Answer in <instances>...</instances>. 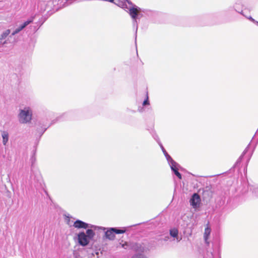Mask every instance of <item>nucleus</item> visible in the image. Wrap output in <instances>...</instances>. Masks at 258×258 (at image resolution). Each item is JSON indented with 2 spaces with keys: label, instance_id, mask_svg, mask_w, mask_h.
Returning <instances> with one entry per match:
<instances>
[{
  "label": "nucleus",
  "instance_id": "f257e3e1",
  "mask_svg": "<svg viewBox=\"0 0 258 258\" xmlns=\"http://www.w3.org/2000/svg\"><path fill=\"white\" fill-rule=\"evenodd\" d=\"M164 156H165L166 160L170 167L171 170L173 173L179 179L182 178L181 174L178 171V167L179 165L168 154L162 144L159 145Z\"/></svg>",
  "mask_w": 258,
  "mask_h": 258
},
{
  "label": "nucleus",
  "instance_id": "f03ea898",
  "mask_svg": "<svg viewBox=\"0 0 258 258\" xmlns=\"http://www.w3.org/2000/svg\"><path fill=\"white\" fill-rule=\"evenodd\" d=\"M19 121L22 124L30 123L32 118V110L30 107H25L20 109L18 115Z\"/></svg>",
  "mask_w": 258,
  "mask_h": 258
},
{
  "label": "nucleus",
  "instance_id": "7ed1b4c3",
  "mask_svg": "<svg viewBox=\"0 0 258 258\" xmlns=\"http://www.w3.org/2000/svg\"><path fill=\"white\" fill-rule=\"evenodd\" d=\"M71 114V111L66 112L61 114L51 112L50 113H49V120H50L51 121V122L49 123V125L50 124H54L58 121L69 119Z\"/></svg>",
  "mask_w": 258,
  "mask_h": 258
},
{
  "label": "nucleus",
  "instance_id": "20e7f679",
  "mask_svg": "<svg viewBox=\"0 0 258 258\" xmlns=\"http://www.w3.org/2000/svg\"><path fill=\"white\" fill-rule=\"evenodd\" d=\"M132 7L130 8L129 9V14L132 19H133V27L134 29L135 30V34H136V39H137V33L138 31V23L137 21V19L139 15V12L140 11L141 9L136 6V5H132Z\"/></svg>",
  "mask_w": 258,
  "mask_h": 258
},
{
  "label": "nucleus",
  "instance_id": "39448f33",
  "mask_svg": "<svg viewBox=\"0 0 258 258\" xmlns=\"http://www.w3.org/2000/svg\"><path fill=\"white\" fill-rule=\"evenodd\" d=\"M73 226L78 229H87L88 228H93L94 230L96 229H102L103 231H105L106 230V228L104 227H98L95 225H91L89 224H88L82 220H77L75 221Z\"/></svg>",
  "mask_w": 258,
  "mask_h": 258
},
{
  "label": "nucleus",
  "instance_id": "423d86ee",
  "mask_svg": "<svg viewBox=\"0 0 258 258\" xmlns=\"http://www.w3.org/2000/svg\"><path fill=\"white\" fill-rule=\"evenodd\" d=\"M201 199L199 195L197 193H194L189 200L190 205L194 209H197L200 207Z\"/></svg>",
  "mask_w": 258,
  "mask_h": 258
},
{
  "label": "nucleus",
  "instance_id": "0eeeda50",
  "mask_svg": "<svg viewBox=\"0 0 258 258\" xmlns=\"http://www.w3.org/2000/svg\"><path fill=\"white\" fill-rule=\"evenodd\" d=\"M78 240L79 243L83 246H87L90 241L84 231L80 232L78 233Z\"/></svg>",
  "mask_w": 258,
  "mask_h": 258
},
{
  "label": "nucleus",
  "instance_id": "6e6552de",
  "mask_svg": "<svg viewBox=\"0 0 258 258\" xmlns=\"http://www.w3.org/2000/svg\"><path fill=\"white\" fill-rule=\"evenodd\" d=\"M232 6L234 9L235 12L239 13L242 16H244V14L243 13L244 5L242 0H236Z\"/></svg>",
  "mask_w": 258,
  "mask_h": 258
},
{
  "label": "nucleus",
  "instance_id": "1a4fd4ad",
  "mask_svg": "<svg viewBox=\"0 0 258 258\" xmlns=\"http://www.w3.org/2000/svg\"><path fill=\"white\" fill-rule=\"evenodd\" d=\"M33 22V19H30L25 21L23 24H22L19 27L17 28L15 31L12 33V35L14 36L16 34L20 32L21 30H22L24 28H25L27 25Z\"/></svg>",
  "mask_w": 258,
  "mask_h": 258
},
{
  "label": "nucleus",
  "instance_id": "9d476101",
  "mask_svg": "<svg viewBox=\"0 0 258 258\" xmlns=\"http://www.w3.org/2000/svg\"><path fill=\"white\" fill-rule=\"evenodd\" d=\"M131 248L136 252H143L145 250V248L140 243H135L132 244Z\"/></svg>",
  "mask_w": 258,
  "mask_h": 258
},
{
  "label": "nucleus",
  "instance_id": "9b49d317",
  "mask_svg": "<svg viewBox=\"0 0 258 258\" xmlns=\"http://www.w3.org/2000/svg\"><path fill=\"white\" fill-rule=\"evenodd\" d=\"M104 235L105 237L110 240H113L115 238L114 232L111 230L110 228L105 231Z\"/></svg>",
  "mask_w": 258,
  "mask_h": 258
},
{
  "label": "nucleus",
  "instance_id": "f8f14e48",
  "mask_svg": "<svg viewBox=\"0 0 258 258\" xmlns=\"http://www.w3.org/2000/svg\"><path fill=\"white\" fill-rule=\"evenodd\" d=\"M126 227H122L121 229H119L117 227H112L110 229L112 231L114 232V234H123L126 231Z\"/></svg>",
  "mask_w": 258,
  "mask_h": 258
},
{
  "label": "nucleus",
  "instance_id": "ddd939ff",
  "mask_svg": "<svg viewBox=\"0 0 258 258\" xmlns=\"http://www.w3.org/2000/svg\"><path fill=\"white\" fill-rule=\"evenodd\" d=\"M2 137L3 138V144L5 146L9 141V135L8 133L6 131H3L2 132Z\"/></svg>",
  "mask_w": 258,
  "mask_h": 258
},
{
  "label": "nucleus",
  "instance_id": "4468645a",
  "mask_svg": "<svg viewBox=\"0 0 258 258\" xmlns=\"http://www.w3.org/2000/svg\"><path fill=\"white\" fill-rule=\"evenodd\" d=\"M250 144H249L247 146V147L245 148V149L243 151V153H242V154L241 155V156L239 157V158L237 159V160L236 161L235 164V166H237L238 165V164H240V162H241L242 159H243V157L244 156V155L246 154V153L247 152V150H248V148Z\"/></svg>",
  "mask_w": 258,
  "mask_h": 258
},
{
  "label": "nucleus",
  "instance_id": "2eb2a0df",
  "mask_svg": "<svg viewBox=\"0 0 258 258\" xmlns=\"http://www.w3.org/2000/svg\"><path fill=\"white\" fill-rule=\"evenodd\" d=\"M248 188L255 196H258V185H249Z\"/></svg>",
  "mask_w": 258,
  "mask_h": 258
},
{
  "label": "nucleus",
  "instance_id": "dca6fc26",
  "mask_svg": "<svg viewBox=\"0 0 258 258\" xmlns=\"http://www.w3.org/2000/svg\"><path fill=\"white\" fill-rule=\"evenodd\" d=\"M86 235L87 236L88 238H89L90 240H91L95 235V232L92 229H87L86 230Z\"/></svg>",
  "mask_w": 258,
  "mask_h": 258
},
{
  "label": "nucleus",
  "instance_id": "f3484780",
  "mask_svg": "<svg viewBox=\"0 0 258 258\" xmlns=\"http://www.w3.org/2000/svg\"><path fill=\"white\" fill-rule=\"evenodd\" d=\"M120 245L121 246V247L125 249H127L131 247L130 245H129V244L128 243V242H127L126 241L123 242V241L122 240H121L119 242V245L118 246V247Z\"/></svg>",
  "mask_w": 258,
  "mask_h": 258
},
{
  "label": "nucleus",
  "instance_id": "a211bd4d",
  "mask_svg": "<svg viewBox=\"0 0 258 258\" xmlns=\"http://www.w3.org/2000/svg\"><path fill=\"white\" fill-rule=\"evenodd\" d=\"M178 234V231L176 228H173L170 230V235L172 237H177Z\"/></svg>",
  "mask_w": 258,
  "mask_h": 258
},
{
  "label": "nucleus",
  "instance_id": "6ab92c4d",
  "mask_svg": "<svg viewBox=\"0 0 258 258\" xmlns=\"http://www.w3.org/2000/svg\"><path fill=\"white\" fill-rule=\"evenodd\" d=\"M10 30L8 29L4 31L1 35L0 37V40H2L3 39H5L10 33Z\"/></svg>",
  "mask_w": 258,
  "mask_h": 258
},
{
  "label": "nucleus",
  "instance_id": "aec40b11",
  "mask_svg": "<svg viewBox=\"0 0 258 258\" xmlns=\"http://www.w3.org/2000/svg\"><path fill=\"white\" fill-rule=\"evenodd\" d=\"M225 12L228 15H233L235 11L233 6H230L225 11Z\"/></svg>",
  "mask_w": 258,
  "mask_h": 258
},
{
  "label": "nucleus",
  "instance_id": "412c9836",
  "mask_svg": "<svg viewBox=\"0 0 258 258\" xmlns=\"http://www.w3.org/2000/svg\"><path fill=\"white\" fill-rule=\"evenodd\" d=\"M153 138L156 141V142L158 143L159 145L162 144L160 141V139L158 137V136L157 135V134L154 132L153 131L152 133H151Z\"/></svg>",
  "mask_w": 258,
  "mask_h": 258
},
{
  "label": "nucleus",
  "instance_id": "4be33fe9",
  "mask_svg": "<svg viewBox=\"0 0 258 258\" xmlns=\"http://www.w3.org/2000/svg\"><path fill=\"white\" fill-rule=\"evenodd\" d=\"M49 208L51 209L52 207H53L56 210H57V208H58V206L57 204H55L53 202V201L51 200L50 198H49Z\"/></svg>",
  "mask_w": 258,
  "mask_h": 258
},
{
  "label": "nucleus",
  "instance_id": "5701e85b",
  "mask_svg": "<svg viewBox=\"0 0 258 258\" xmlns=\"http://www.w3.org/2000/svg\"><path fill=\"white\" fill-rule=\"evenodd\" d=\"M132 258H148L142 253H138L134 254Z\"/></svg>",
  "mask_w": 258,
  "mask_h": 258
},
{
  "label": "nucleus",
  "instance_id": "b1692460",
  "mask_svg": "<svg viewBox=\"0 0 258 258\" xmlns=\"http://www.w3.org/2000/svg\"><path fill=\"white\" fill-rule=\"evenodd\" d=\"M203 258H213V254L211 252H208Z\"/></svg>",
  "mask_w": 258,
  "mask_h": 258
},
{
  "label": "nucleus",
  "instance_id": "393cba45",
  "mask_svg": "<svg viewBox=\"0 0 258 258\" xmlns=\"http://www.w3.org/2000/svg\"><path fill=\"white\" fill-rule=\"evenodd\" d=\"M147 105H149V100L148 95H147L146 98L144 100L143 102V106H146Z\"/></svg>",
  "mask_w": 258,
  "mask_h": 258
},
{
  "label": "nucleus",
  "instance_id": "a878e982",
  "mask_svg": "<svg viewBox=\"0 0 258 258\" xmlns=\"http://www.w3.org/2000/svg\"><path fill=\"white\" fill-rule=\"evenodd\" d=\"M244 17H245L246 18H247V19H248L249 21H250L251 22H253V21H254V19L250 16H246L244 15V16H243Z\"/></svg>",
  "mask_w": 258,
  "mask_h": 258
},
{
  "label": "nucleus",
  "instance_id": "bb28decb",
  "mask_svg": "<svg viewBox=\"0 0 258 258\" xmlns=\"http://www.w3.org/2000/svg\"><path fill=\"white\" fill-rule=\"evenodd\" d=\"M176 239V241L177 242H179L181 240V238H179L178 236L177 237H175Z\"/></svg>",
  "mask_w": 258,
  "mask_h": 258
},
{
  "label": "nucleus",
  "instance_id": "cd10ccee",
  "mask_svg": "<svg viewBox=\"0 0 258 258\" xmlns=\"http://www.w3.org/2000/svg\"><path fill=\"white\" fill-rule=\"evenodd\" d=\"M124 2H127V3L130 5H132V3L131 1H129L128 0H123Z\"/></svg>",
  "mask_w": 258,
  "mask_h": 258
},
{
  "label": "nucleus",
  "instance_id": "c85d7f7f",
  "mask_svg": "<svg viewBox=\"0 0 258 258\" xmlns=\"http://www.w3.org/2000/svg\"><path fill=\"white\" fill-rule=\"evenodd\" d=\"M254 24L257 25L258 26V21H256L255 20H254V21H253V22Z\"/></svg>",
  "mask_w": 258,
  "mask_h": 258
},
{
  "label": "nucleus",
  "instance_id": "c756f323",
  "mask_svg": "<svg viewBox=\"0 0 258 258\" xmlns=\"http://www.w3.org/2000/svg\"><path fill=\"white\" fill-rule=\"evenodd\" d=\"M204 237H205V239H206V238H207L206 232H205V233Z\"/></svg>",
  "mask_w": 258,
  "mask_h": 258
},
{
  "label": "nucleus",
  "instance_id": "7c9ffc66",
  "mask_svg": "<svg viewBox=\"0 0 258 258\" xmlns=\"http://www.w3.org/2000/svg\"><path fill=\"white\" fill-rule=\"evenodd\" d=\"M130 111H131L132 113H135V111H134V110H130Z\"/></svg>",
  "mask_w": 258,
  "mask_h": 258
},
{
  "label": "nucleus",
  "instance_id": "2f4dec72",
  "mask_svg": "<svg viewBox=\"0 0 258 258\" xmlns=\"http://www.w3.org/2000/svg\"><path fill=\"white\" fill-rule=\"evenodd\" d=\"M6 43V42L5 41L3 43V44H5Z\"/></svg>",
  "mask_w": 258,
  "mask_h": 258
}]
</instances>
